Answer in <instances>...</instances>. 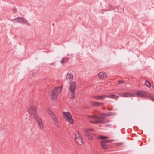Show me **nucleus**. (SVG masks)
Returning a JSON list of instances; mask_svg holds the SVG:
<instances>
[{"label": "nucleus", "mask_w": 154, "mask_h": 154, "mask_svg": "<svg viewBox=\"0 0 154 154\" xmlns=\"http://www.w3.org/2000/svg\"><path fill=\"white\" fill-rule=\"evenodd\" d=\"M76 87L75 82L71 83L69 85V89L71 92V98L74 99L75 97V90Z\"/></svg>", "instance_id": "obj_2"}, {"label": "nucleus", "mask_w": 154, "mask_h": 154, "mask_svg": "<svg viewBox=\"0 0 154 154\" xmlns=\"http://www.w3.org/2000/svg\"><path fill=\"white\" fill-rule=\"evenodd\" d=\"M118 95L122 97H129L134 96V94L129 92L119 94Z\"/></svg>", "instance_id": "obj_7"}, {"label": "nucleus", "mask_w": 154, "mask_h": 154, "mask_svg": "<svg viewBox=\"0 0 154 154\" xmlns=\"http://www.w3.org/2000/svg\"><path fill=\"white\" fill-rule=\"evenodd\" d=\"M106 97L109 98H111L116 100L117 98L119 97V96L114 94H112L109 96H106Z\"/></svg>", "instance_id": "obj_19"}, {"label": "nucleus", "mask_w": 154, "mask_h": 154, "mask_svg": "<svg viewBox=\"0 0 154 154\" xmlns=\"http://www.w3.org/2000/svg\"><path fill=\"white\" fill-rule=\"evenodd\" d=\"M69 58L67 57H64L62 58L61 60V63L63 64L65 63H66L68 61Z\"/></svg>", "instance_id": "obj_20"}, {"label": "nucleus", "mask_w": 154, "mask_h": 154, "mask_svg": "<svg viewBox=\"0 0 154 154\" xmlns=\"http://www.w3.org/2000/svg\"><path fill=\"white\" fill-rule=\"evenodd\" d=\"M75 135L76 142L79 145H82L83 144L82 138L78 131H76L75 132Z\"/></svg>", "instance_id": "obj_5"}, {"label": "nucleus", "mask_w": 154, "mask_h": 154, "mask_svg": "<svg viewBox=\"0 0 154 154\" xmlns=\"http://www.w3.org/2000/svg\"><path fill=\"white\" fill-rule=\"evenodd\" d=\"M98 76L100 78L104 79L106 78L107 76L106 73L101 72L98 74Z\"/></svg>", "instance_id": "obj_15"}, {"label": "nucleus", "mask_w": 154, "mask_h": 154, "mask_svg": "<svg viewBox=\"0 0 154 154\" xmlns=\"http://www.w3.org/2000/svg\"><path fill=\"white\" fill-rule=\"evenodd\" d=\"M101 145L103 148L104 149L107 150L108 149V146L106 144L105 142H103L102 141L101 142Z\"/></svg>", "instance_id": "obj_18"}, {"label": "nucleus", "mask_w": 154, "mask_h": 154, "mask_svg": "<svg viewBox=\"0 0 154 154\" xmlns=\"http://www.w3.org/2000/svg\"><path fill=\"white\" fill-rule=\"evenodd\" d=\"M52 25L53 26H54V23H52Z\"/></svg>", "instance_id": "obj_33"}, {"label": "nucleus", "mask_w": 154, "mask_h": 154, "mask_svg": "<svg viewBox=\"0 0 154 154\" xmlns=\"http://www.w3.org/2000/svg\"><path fill=\"white\" fill-rule=\"evenodd\" d=\"M62 88V86L55 88L52 91L55 92L56 94H58L61 91Z\"/></svg>", "instance_id": "obj_12"}, {"label": "nucleus", "mask_w": 154, "mask_h": 154, "mask_svg": "<svg viewBox=\"0 0 154 154\" xmlns=\"http://www.w3.org/2000/svg\"><path fill=\"white\" fill-rule=\"evenodd\" d=\"M124 83V81H122L120 80L118 82V83L120 85L123 84Z\"/></svg>", "instance_id": "obj_27"}, {"label": "nucleus", "mask_w": 154, "mask_h": 154, "mask_svg": "<svg viewBox=\"0 0 154 154\" xmlns=\"http://www.w3.org/2000/svg\"><path fill=\"white\" fill-rule=\"evenodd\" d=\"M13 12L15 13L17 11L15 9H13Z\"/></svg>", "instance_id": "obj_31"}, {"label": "nucleus", "mask_w": 154, "mask_h": 154, "mask_svg": "<svg viewBox=\"0 0 154 154\" xmlns=\"http://www.w3.org/2000/svg\"><path fill=\"white\" fill-rule=\"evenodd\" d=\"M106 97V96L105 95L100 96H96L94 97V98L97 100H102Z\"/></svg>", "instance_id": "obj_14"}, {"label": "nucleus", "mask_w": 154, "mask_h": 154, "mask_svg": "<svg viewBox=\"0 0 154 154\" xmlns=\"http://www.w3.org/2000/svg\"><path fill=\"white\" fill-rule=\"evenodd\" d=\"M47 111L48 113L51 116V117L52 118L53 121L55 122H57V119L56 118L55 115L53 113V112L51 111L49 108L47 109Z\"/></svg>", "instance_id": "obj_8"}, {"label": "nucleus", "mask_w": 154, "mask_h": 154, "mask_svg": "<svg viewBox=\"0 0 154 154\" xmlns=\"http://www.w3.org/2000/svg\"><path fill=\"white\" fill-rule=\"evenodd\" d=\"M105 125H106V126H108V127H109L110 125L109 124H106Z\"/></svg>", "instance_id": "obj_30"}, {"label": "nucleus", "mask_w": 154, "mask_h": 154, "mask_svg": "<svg viewBox=\"0 0 154 154\" xmlns=\"http://www.w3.org/2000/svg\"><path fill=\"white\" fill-rule=\"evenodd\" d=\"M89 130V131H93V129H88Z\"/></svg>", "instance_id": "obj_29"}, {"label": "nucleus", "mask_w": 154, "mask_h": 154, "mask_svg": "<svg viewBox=\"0 0 154 154\" xmlns=\"http://www.w3.org/2000/svg\"><path fill=\"white\" fill-rule=\"evenodd\" d=\"M73 79V75L72 73H69L67 74L66 80L68 81L69 83Z\"/></svg>", "instance_id": "obj_11"}, {"label": "nucleus", "mask_w": 154, "mask_h": 154, "mask_svg": "<svg viewBox=\"0 0 154 154\" xmlns=\"http://www.w3.org/2000/svg\"><path fill=\"white\" fill-rule=\"evenodd\" d=\"M91 104L93 106L98 107L102 106L103 104V103H102L93 102L91 103Z\"/></svg>", "instance_id": "obj_16"}, {"label": "nucleus", "mask_w": 154, "mask_h": 154, "mask_svg": "<svg viewBox=\"0 0 154 154\" xmlns=\"http://www.w3.org/2000/svg\"><path fill=\"white\" fill-rule=\"evenodd\" d=\"M51 99L54 100L55 101L57 100V94H56L55 92L51 91Z\"/></svg>", "instance_id": "obj_17"}, {"label": "nucleus", "mask_w": 154, "mask_h": 154, "mask_svg": "<svg viewBox=\"0 0 154 154\" xmlns=\"http://www.w3.org/2000/svg\"><path fill=\"white\" fill-rule=\"evenodd\" d=\"M112 113H111L112 115H111V114H109V115H107V114H106V115H107L108 116H111V115L112 116Z\"/></svg>", "instance_id": "obj_32"}, {"label": "nucleus", "mask_w": 154, "mask_h": 154, "mask_svg": "<svg viewBox=\"0 0 154 154\" xmlns=\"http://www.w3.org/2000/svg\"><path fill=\"white\" fill-rule=\"evenodd\" d=\"M63 114L65 120L66 121L69 122L71 124L73 123V120L72 118V116L70 113L68 112H63Z\"/></svg>", "instance_id": "obj_4"}, {"label": "nucleus", "mask_w": 154, "mask_h": 154, "mask_svg": "<svg viewBox=\"0 0 154 154\" xmlns=\"http://www.w3.org/2000/svg\"><path fill=\"white\" fill-rule=\"evenodd\" d=\"M34 118L38 122V124L40 128L42 129L43 128V126L41 119L38 116L36 117H35V118Z\"/></svg>", "instance_id": "obj_9"}, {"label": "nucleus", "mask_w": 154, "mask_h": 154, "mask_svg": "<svg viewBox=\"0 0 154 154\" xmlns=\"http://www.w3.org/2000/svg\"><path fill=\"white\" fill-rule=\"evenodd\" d=\"M86 136L90 140H92L93 139V137L90 134Z\"/></svg>", "instance_id": "obj_26"}, {"label": "nucleus", "mask_w": 154, "mask_h": 154, "mask_svg": "<svg viewBox=\"0 0 154 154\" xmlns=\"http://www.w3.org/2000/svg\"><path fill=\"white\" fill-rule=\"evenodd\" d=\"M99 138L102 139H103L106 138H109L108 137H106L105 136H99Z\"/></svg>", "instance_id": "obj_25"}, {"label": "nucleus", "mask_w": 154, "mask_h": 154, "mask_svg": "<svg viewBox=\"0 0 154 154\" xmlns=\"http://www.w3.org/2000/svg\"><path fill=\"white\" fill-rule=\"evenodd\" d=\"M145 85L149 87L151 86V84L147 80H146L145 81Z\"/></svg>", "instance_id": "obj_23"}, {"label": "nucleus", "mask_w": 154, "mask_h": 154, "mask_svg": "<svg viewBox=\"0 0 154 154\" xmlns=\"http://www.w3.org/2000/svg\"><path fill=\"white\" fill-rule=\"evenodd\" d=\"M122 144V143H116V145L118 146H120Z\"/></svg>", "instance_id": "obj_28"}, {"label": "nucleus", "mask_w": 154, "mask_h": 154, "mask_svg": "<svg viewBox=\"0 0 154 154\" xmlns=\"http://www.w3.org/2000/svg\"><path fill=\"white\" fill-rule=\"evenodd\" d=\"M20 17H18L16 18L13 19L12 21L13 22H16L17 23H19Z\"/></svg>", "instance_id": "obj_21"}, {"label": "nucleus", "mask_w": 154, "mask_h": 154, "mask_svg": "<svg viewBox=\"0 0 154 154\" xmlns=\"http://www.w3.org/2000/svg\"><path fill=\"white\" fill-rule=\"evenodd\" d=\"M84 131L86 136L89 134L88 133L89 130L88 129H85L84 130Z\"/></svg>", "instance_id": "obj_24"}, {"label": "nucleus", "mask_w": 154, "mask_h": 154, "mask_svg": "<svg viewBox=\"0 0 154 154\" xmlns=\"http://www.w3.org/2000/svg\"><path fill=\"white\" fill-rule=\"evenodd\" d=\"M146 97L152 101H154V95L147 92Z\"/></svg>", "instance_id": "obj_13"}, {"label": "nucleus", "mask_w": 154, "mask_h": 154, "mask_svg": "<svg viewBox=\"0 0 154 154\" xmlns=\"http://www.w3.org/2000/svg\"><path fill=\"white\" fill-rule=\"evenodd\" d=\"M88 117L92 120H90V122L93 124L104 123L108 122L109 121L107 119H103L100 117L96 116L88 115Z\"/></svg>", "instance_id": "obj_1"}, {"label": "nucleus", "mask_w": 154, "mask_h": 154, "mask_svg": "<svg viewBox=\"0 0 154 154\" xmlns=\"http://www.w3.org/2000/svg\"><path fill=\"white\" fill-rule=\"evenodd\" d=\"M28 111L29 114L32 116L34 118H35V117H36L38 116L36 114V110L35 106H31L28 108Z\"/></svg>", "instance_id": "obj_3"}, {"label": "nucleus", "mask_w": 154, "mask_h": 154, "mask_svg": "<svg viewBox=\"0 0 154 154\" xmlns=\"http://www.w3.org/2000/svg\"><path fill=\"white\" fill-rule=\"evenodd\" d=\"M147 91L142 90H138L135 93V95L140 98H145Z\"/></svg>", "instance_id": "obj_6"}, {"label": "nucleus", "mask_w": 154, "mask_h": 154, "mask_svg": "<svg viewBox=\"0 0 154 154\" xmlns=\"http://www.w3.org/2000/svg\"><path fill=\"white\" fill-rule=\"evenodd\" d=\"M19 23L21 24H25L28 25H30L29 23L24 18L22 17H20Z\"/></svg>", "instance_id": "obj_10"}, {"label": "nucleus", "mask_w": 154, "mask_h": 154, "mask_svg": "<svg viewBox=\"0 0 154 154\" xmlns=\"http://www.w3.org/2000/svg\"><path fill=\"white\" fill-rule=\"evenodd\" d=\"M113 141V140L112 139H107L103 141V142H105V143H110L112 142Z\"/></svg>", "instance_id": "obj_22"}]
</instances>
